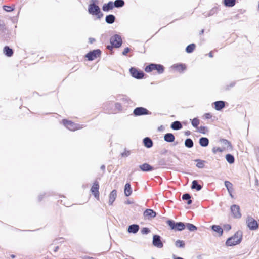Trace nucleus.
Here are the masks:
<instances>
[{
    "instance_id": "obj_23",
    "label": "nucleus",
    "mask_w": 259,
    "mask_h": 259,
    "mask_svg": "<svg viewBox=\"0 0 259 259\" xmlns=\"http://www.w3.org/2000/svg\"><path fill=\"white\" fill-rule=\"evenodd\" d=\"M211 229L214 232L218 233L219 236H222L223 233V229L219 225H213L211 226Z\"/></svg>"
},
{
    "instance_id": "obj_12",
    "label": "nucleus",
    "mask_w": 259,
    "mask_h": 259,
    "mask_svg": "<svg viewBox=\"0 0 259 259\" xmlns=\"http://www.w3.org/2000/svg\"><path fill=\"white\" fill-rule=\"evenodd\" d=\"M99 185L97 181H96L93 183V185L91 189L92 193L94 195L95 197L97 199H99Z\"/></svg>"
},
{
    "instance_id": "obj_62",
    "label": "nucleus",
    "mask_w": 259,
    "mask_h": 259,
    "mask_svg": "<svg viewBox=\"0 0 259 259\" xmlns=\"http://www.w3.org/2000/svg\"><path fill=\"white\" fill-rule=\"evenodd\" d=\"M131 202L130 201H127V204H131Z\"/></svg>"
},
{
    "instance_id": "obj_45",
    "label": "nucleus",
    "mask_w": 259,
    "mask_h": 259,
    "mask_svg": "<svg viewBox=\"0 0 259 259\" xmlns=\"http://www.w3.org/2000/svg\"><path fill=\"white\" fill-rule=\"evenodd\" d=\"M150 232V230L149 228L145 227L142 228L141 230V233L142 234H147Z\"/></svg>"
},
{
    "instance_id": "obj_43",
    "label": "nucleus",
    "mask_w": 259,
    "mask_h": 259,
    "mask_svg": "<svg viewBox=\"0 0 259 259\" xmlns=\"http://www.w3.org/2000/svg\"><path fill=\"white\" fill-rule=\"evenodd\" d=\"M199 120L198 118H195L192 120V125L194 127H197L198 126V125H199Z\"/></svg>"
},
{
    "instance_id": "obj_50",
    "label": "nucleus",
    "mask_w": 259,
    "mask_h": 259,
    "mask_svg": "<svg viewBox=\"0 0 259 259\" xmlns=\"http://www.w3.org/2000/svg\"><path fill=\"white\" fill-rule=\"evenodd\" d=\"M231 227L229 224H226L224 226V229L226 231H229L231 229Z\"/></svg>"
},
{
    "instance_id": "obj_40",
    "label": "nucleus",
    "mask_w": 259,
    "mask_h": 259,
    "mask_svg": "<svg viewBox=\"0 0 259 259\" xmlns=\"http://www.w3.org/2000/svg\"><path fill=\"white\" fill-rule=\"evenodd\" d=\"M6 31H8V30L6 29L5 25L0 23V35L2 37H4V34L6 33Z\"/></svg>"
},
{
    "instance_id": "obj_53",
    "label": "nucleus",
    "mask_w": 259,
    "mask_h": 259,
    "mask_svg": "<svg viewBox=\"0 0 259 259\" xmlns=\"http://www.w3.org/2000/svg\"><path fill=\"white\" fill-rule=\"evenodd\" d=\"M115 107L118 109H120L121 107V105L119 103H116L115 104Z\"/></svg>"
},
{
    "instance_id": "obj_51",
    "label": "nucleus",
    "mask_w": 259,
    "mask_h": 259,
    "mask_svg": "<svg viewBox=\"0 0 259 259\" xmlns=\"http://www.w3.org/2000/svg\"><path fill=\"white\" fill-rule=\"evenodd\" d=\"M215 11H216V9H215V8L212 9L210 11V12H209V14L208 15V16H211V15H213L215 13Z\"/></svg>"
},
{
    "instance_id": "obj_17",
    "label": "nucleus",
    "mask_w": 259,
    "mask_h": 259,
    "mask_svg": "<svg viewBox=\"0 0 259 259\" xmlns=\"http://www.w3.org/2000/svg\"><path fill=\"white\" fill-rule=\"evenodd\" d=\"M117 196V191L115 190H113L111 191L109 195V205H112L114 201H115Z\"/></svg>"
},
{
    "instance_id": "obj_55",
    "label": "nucleus",
    "mask_w": 259,
    "mask_h": 259,
    "mask_svg": "<svg viewBox=\"0 0 259 259\" xmlns=\"http://www.w3.org/2000/svg\"><path fill=\"white\" fill-rule=\"evenodd\" d=\"M95 39H94V38H90L89 39V41H90V42L91 44L93 43L94 41H95Z\"/></svg>"
},
{
    "instance_id": "obj_48",
    "label": "nucleus",
    "mask_w": 259,
    "mask_h": 259,
    "mask_svg": "<svg viewBox=\"0 0 259 259\" xmlns=\"http://www.w3.org/2000/svg\"><path fill=\"white\" fill-rule=\"evenodd\" d=\"M206 129V127L205 126H201L199 128V132L201 133L204 134Z\"/></svg>"
},
{
    "instance_id": "obj_14",
    "label": "nucleus",
    "mask_w": 259,
    "mask_h": 259,
    "mask_svg": "<svg viewBox=\"0 0 259 259\" xmlns=\"http://www.w3.org/2000/svg\"><path fill=\"white\" fill-rule=\"evenodd\" d=\"M144 216L149 219L151 218H153L156 215V213L151 209H147L144 212Z\"/></svg>"
},
{
    "instance_id": "obj_11",
    "label": "nucleus",
    "mask_w": 259,
    "mask_h": 259,
    "mask_svg": "<svg viewBox=\"0 0 259 259\" xmlns=\"http://www.w3.org/2000/svg\"><path fill=\"white\" fill-rule=\"evenodd\" d=\"M135 116H141L143 115L150 114L151 113L146 108L142 107L136 108L133 111Z\"/></svg>"
},
{
    "instance_id": "obj_56",
    "label": "nucleus",
    "mask_w": 259,
    "mask_h": 259,
    "mask_svg": "<svg viewBox=\"0 0 259 259\" xmlns=\"http://www.w3.org/2000/svg\"><path fill=\"white\" fill-rule=\"evenodd\" d=\"M42 199V195H40L38 196V200L39 201H41Z\"/></svg>"
},
{
    "instance_id": "obj_41",
    "label": "nucleus",
    "mask_w": 259,
    "mask_h": 259,
    "mask_svg": "<svg viewBox=\"0 0 259 259\" xmlns=\"http://www.w3.org/2000/svg\"><path fill=\"white\" fill-rule=\"evenodd\" d=\"M186 226L187 229L190 231H194L197 230V227L192 224L186 223Z\"/></svg>"
},
{
    "instance_id": "obj_16",
    "label": "nucleus",
    "mask_w": 259,
    "mask_h": 259,
    "mask_svg": "<svg viewBox=\"0 0 259 259\" xmlns=\"http://www.w3.org/2000/svg\"><path fill=\"white\" fill-rule=\"evenodd\" d=\"M114 8L113 2L109 1L108 3L104 4L103 5L102 10L104 12H109V11L112 10Z\"/></svg>"
},
{
    "instance_id": "obj_15",
    "label": "nucleus",
    "mask_w": 259,
    "mask_h": 259,
    "mask_svg": "<svg viewBox=\"0 0 259 259\" xmlns=\"http://www.w3.org/2000/svg\"><path fill=\"white\" fill-rule=\"evenodd\" d=\"M140 169L145 172L151 171L155 169V168L147 163H145L142 165H139Z\"/></svg>"
},
{
    "instance_id": "obj_52",
    "label": "nucleus",
    "mask_w": 259,
    "mask_h": 259,
    "mask_svg": "<svg viewBox=\"0 0 259 259\" xmlns=\"http://www.w3.org/2000/svg\"><path fill=\"white\" fill-rule=\"evenodd\" d=\"M205 117L206 119H210L211 118L212 116L210 113H206L205 114Z\"/></svg>"
},
{
    "instance_id": "obj_33",
    "label": "nucleus",
    "mask_w": 259,
    "mask_h": 259,
    "mask_svg": "<svg viewBox=\"0 0 259 259\" xmlns=\"http://www.w3.org/2000/svg\"><path fill=\"white\" fill-rule=\"evenodd\" d=\"M182 198L183 200H187V203L188 205L191 204L192 203V200L191 199V196L188 193H185V194H183V196H182Z\"/></svg>"
},
{
    "instance_id": "obj_30",
    "label": "nucleus",
    "mask_w": 259,
    "mask_h": 259,
    "mask_svg": "<svg viewBox=\"0 0 259 259\" xmlns=\"http://www.w3.org/2000/svg\"><path fill=\"white\" fill-rule=\"evenodd\" d=\"M191 188L196 189L197 191H200L202 189V186L198 184L197 181L194 180L192 183Z\"/></svg>"
},
{
    "instance_id": "obj_47",
    "label": "nucleus",
    "mask_w": 259,
    "mask_h": 259,
    "mask_svg": "<svg viewBox=\"0 0 259 259\" xmlns=\"http://www.w3.org/2000/svg\"><path fill=\"white\" fill-rule=\"evenodd\" d=\"M235 84V82H231L229 85L226 86V90H229L230 88L233 87Z\"/></svg>"
},
{
    "instance_id": "obj_35",
    "label": "nucleus",
    "mask_w": 259,
    "mask_h": 259,
    "mask_svg": "<svg viewBox=\"0 0 259 259\" xmlns=\"http://www.w3.org/2000/svg\"><path fill=\"white\" fill-rule=\"evenodd\" d=\"M225 185L227 189L228 190V192L229 193H232L233 190V185L232 183L229 181H226L225 182Z\"/></svg>"
},
{
    "instance_id": "obj_64",
    "label": "nucleus",
    "mask_w": 259,
    "mask_h": 259,
    "mask_svg": "<svg viewBox=\"0 0 259 259\" xmlns=\"http://www.w3.org/2000/svg\"><path fill=\"white\" fill-rule=\"evenodd\" d=\"M229 194H230V195L231 197H233V195H232L231 193H229Z\"/></svg>"
},
{
    "instance_id": "obj_44",
    "label": "nucleus",
    "mask_w": 259,
    "mask_h": 259,
    "mask_svg": "<svg viewBox=\"0 0 259 259\" xmlns=\"http://www.w3.org/2000/svg\"><path fill=\"white\" fill-rule=\"evenodd\" d=\"M223 150H224L223 149H222V148H221L220 147H213L212 148V152L214 154H215L217 152H223Z\"/></svg>"
},
{
    "instance_id": "obj_63",
    "label": "nucleus",
    "mask_w": 259,
    "mask_h": 259,
    "mask_svg": "<svg viewBox=\"0 0 259 259\" xmlns=\"http://www.w3.org/2000/svg\"><path fill=\"white\" fill-rule=\"evenodd\" d=\"M19 13H20V11L18 12V14H17V17L19 16Z\"/></svg>"
},
{
    "instance_id": "obj_28",
    "label": "nucleus",
    "mask_w": 259,
    "mask_h": 259,
    "mask_svg": "<svg viewBox=\"0 0 259 259\" xmlns=\"http://www.w3.org/2000/svg\"><path fill=\"white\" fill-rule=\"evenodd\" d=\"M199 144L202 147H206L209 144V140L206 137H202L199 139Z\"/></svg>"
},
{
    "instance_id": "obj_61",
    "label": "nucleus",
    "mask_w": 259,
    "mask_h": 259,
    "mask_svg": "<svg viewBox=\"0 0 259 259\" xmlns=\"http://www.w3.org/2000/svg\"><path fill=\"white\" fill-rule=\"evenodd\" d=\"M204 32V30H202L200 32V34H202Z\"/></svg>"
},
{
    "instance_id": "obj_58",
    "label": "nucleus",
    "mask_w": 259,
    "mask_h": 259,
    "mask_svg": "<svg viewBox=\"0 0 259 259\" xmlns=\"http://www.w3.org/2000/svg\"><path fill=\"white\" fill-rule=\"evenodd\" d=\"M58 249H59V247H58V246H56V247L55 248V249H54V252H57V251L58 250Z\"/></svg>"
},
{
    "instance_id": "obj_4",
    "label": "nucleus",
    "mask_w": 259,
    "mask_h": 259,
    "mask_svg": "<svg viewBox=\"0 0 259 259\" xmlns=\"http://www.w3.org/2000/svg\"><path fill=\"white\" fill-rule=\"evenodd\" d=\"M167 223L171 229L175 231H182L186 227L185 224L183 222H175L171 220H168Z\"/></svg>"
},
{
    "instance_id": "obj_38",
    "label": "nucleus",
    "mask_w": 259,
    "mask_h": 259,
    "mask_svg": "<svg viewBox=\"0 0 259 259\" xmlns=\"http://www.w3.org/2000/svg\"><path fill=\"white\" fill-rule=\"evenodd\" d=\"M195 47L196 46L194 44H191L186 47V51L188 53H191L194 50Z\"/></svg>"
},
{
    "instance_id": "obj_3",
    "label": "nucleus",
    "mask_w": 259,
    "mask_h": 259,
    "mask_svg": "<svg viewBox=\"0 0 259 259\" xmlns=\"http://www.w3.org/2000/svg\"><path fill=\"white\" fill-rule=\"evenodd\" d=\"M164 69L163 65L152 63L145 67V71L146 72H150L153 70H156L159 74H161L164 72Z\"/></svg>"
},
{
    "instance_id": "obj_42",
    "label": "nucleus",
    "mask_w": 259,
    "mask_h": 259,
    "mask_svg": "<svg viewBox=\"0 0 259 259\" xmlns=\"http://www.w3.org/2000/svg\"><path fill=\"white\" fill-rule=\"evenodd\" d=\"M3 8L5 11L7 12H10L14 10L15 6H9L7 5H4L3 6Z\"/></svg>"
},
{
    "instance_id": "obj_5",
    "label": "nucleus",
    "mask_w": 259,
    "mask_h": 259,
    "mask_svg": "<svg viewBox=\"0 0 259 259\" xmlns=\"http://www.w3.org/2000/svg\"><path fill=\"white\" fill-rule=\"evenodd\" d=\"M62 123L66 127L68 130L72 131L82 128V125L78 124H75L71 121H69L66 119L62 120Z\"/></svg>"
},
{
    "instance_id": "obj_60",
    "label": "nucleus",
    "mask_w": 259,
    "mask_h": 259,
    "mask_svg": "<svg viewBox=\"0 0 259 259\" xmlns=\"http://www.w3.org/2000/svg\"><path fill=\"white\" fill-rule=\"evenodd\" d=\"M11 257L12 258H15V256L14 255L12 254V255H11Z\"/></svg>"
},
{
    "instance_id": "obj_57",
    "label": "nucleus",
    "mask_w": 259,
    "mask_h": 259,
    "mask_svg": "<svg viewBox=\"0 0 259 259\" xmlns=\"http://www.w3.org/2000/svg\"><path fill=\"white\" fill-rule=\"evenodd\" d=\"M208 56L210 57H213V55H212V52H210L208 54Z\"/></svg>"
},
{
    "instance_id": "obj_25",
    "label": "nucleus",
    "mask_w": 259,
    "mask_h": 259,
    "mask_svg": "<svg viewBox=\"0 0 259 259\" xmlns=\"http://www.w3.org/2000/svg\"><path fill=\"white\" fill-rule=\"evenodd\" d=\"M132 192L131 184L127 183L124 187V194L126 196H129L131 195Z\"/></svg>"
},
{
    "instance_id": "obj_22",
    "label": "nucleus",
    "mask_w": 259,
    "mask_h": 259,
    "mask_svg": "<svg viewBox=\"0 0 259 259\" xmlns=\"http://www.w3.org/2000/svg\"><path fill=\"white\" fill-rule=\"evenodd\" d=\"M115 21V17L112 14H109L106 16L105 21L108 24H113Z\"/></svg>"
},
{
    "instance_id": "obj_39",
    "label": "nucleus",
    "mask_w": 259,
    "mask_h": 259,
    "mask_svg": "<svg viewBox=\"0 0 259 259\" xmlns=\"http://www.w3.org/2000/svg\"><path fill=\"white\" fill-rule=\"evenodd\" d=\"M195 161L197 162L196 166L197 167L199 168H202L204 167V163L205 162V161L200 159H196Z\"/></svg>"
},
{
    "instance_id": "obj_9",
    "label": "nucleus",
    "mask_w": 259,
    "mask_h": 259,
    "mask_svg": "<svg viewBox=\"0 0 259 259\" xmlns=\"http://www.w3.org/2000/svg\"><path fill=\"white\" fill-rule=\"evenodd\" d=\"M101 51L99 49L94 50L87 53L85 57L88 60L92 61L99 57L101 55Z\"/></svg>"
},
{
    "instance_id": "obj_19",
    "label": "nucleus",
    "mask_w": 259,
    "mask_h": 259,
    "mask_svg": "<svg viewBox=\"0 0 259 259\" xmlns=\"http://www.w3.org/2000/svg\"><path fill=\"white\" fill-rule=\"evenodd\" d=\"M143 143L147 148L152 147L153 144L152 140L149 137H146L143 139Z\"/></svg>"
},
{
    "instance_id": "obj_13",
    "label": "nucleus",
    "mask_w": 259,
    "mask_h": 259,
    "mask_svg": "<svg viewBox=\"0 0 259 259\" xmlns=\"http://www.w3.org/2000/svg\"><path fill=\"white\" fill-rule=\"evenodd\" d=\"M152 244L153 246L161 248L163 246V244L161 240V237L158 235H154L153 236Z\"/></svg>"
},
{
    "instance_id": "obj_27",
    "label": "nucleus",
    "mask_w": 259,
    "mask_h": 259,
    "mask_svg": "<svg viewBox=\"0 0 259 259\" xmlns=\"http://www.w3.org/2000/svg\"><path fill=\"white\" fill-rule=\"evenodd\" d=\"M220 142L223 145L225 146V148H227V149H229L230 150L232 149L233 147L231 145V143L227 140L222 139L220 140Z\"/></svg>"
},
{
    "instance_id": "obj_34",
    "label": "nucleus",
    "mask_w": 259,
    "mask_h": 259,
    "mask_svg": "<svg viewBox=\"0 0 259 259\" xmlns=\"http://www.w3.org/2000/svg\"><path fill=\"white\" fill-rule=\"evenodd\" d=\"M185 145L189 148L193 147L194 143L192 140L190 138L187 139L185 141Z\"/></svg>"
},
{
    "instance_id": "obj_7",
    "label": "nucleus",
    "mask_w": 259,
    "mask_h": 259,
    "mask_svg": "<svg viewBox=\"0 0 259 259\" xmlns=\"http://www.w3.org/2000/svg\"><path fill=\"white\" fill-rule=\"evenodd\" d=\"M110 43L115 48H119L122 45V38L118 34H115L110 38Z\"/></svg>"
},
{
    "instance_id": "obj_59",
    "label": "nucleus",
    "mask_w": 259,
    "mask_h": 259,
    "mask_svg": "<svg viewBox=\"0 0 259 259\" xmlns=\"http://www.w3.org/2000/svg\"><path fill=\"white\" fill-rule=\"evenodd\" d=\"M101 169H102V170H105V165H102V166H101Z\"/></svg>"
},
{
    "instance_id": "obj_18",
    "label": "nucleus",
    "mask_w": 259,
    "mask_h": 259,
    "mask_svg": "<svg viewBox=\"0 0 259 259\" xmlns=\"http://www.w3.org/2000/svg\"><path fill=\"white\" fill-rule=\"evenodd\" d=\"M175 139V137L172 133H166L164 135V140L167 142H172Z\"/></svg>"
},
{
    "instance_id": "obj_10",
    "label": "nucleus",
    "mask_w": 259,
    "mask_h": 259,
    "mask_svg": "<svg viewBox=\"0 0 259 259\" xmlns=\"http://www.w3.org/2000/svg\"><path fill=\"white\" fill-rule=\"evenodd\" d=\"M231 213L234 218L239 219L241 217L240 207L238 205L234 204L231 206Z\"/></svg>"
},
{
    "instance_id": "obj_1",
    "label": "nucleus",
    "mask_w": 259,
    "mask_h": 259,
    "mask_svg": "<svg viewBox=\"0 0 259 259\" xmlns=\"http://www.w3.org/2000/svg\"><path fill=\"white\" fill-rule=\"evenodd\" d=\"M91 3L88 6V13L92 15L96 16L97 18L100 19L103 14L101 12L100 7L97 5L98 0H91Z\"/></svg>"
},
{
    "instance_id": "obj_36",
    "label": "nucleus",
    "mask_w": 259,
    "mask_h": 259,
    "mask_svg": "<svg viewBox=\"0 0 259 259\" xmlns=\"http://www.w3.org/2000/svg\"><path fill=\"white\" fill-rule=\"evenodd\" d=\"M175 245L178 248H184L185 243L184 241L181 240H177L175 242Z\"/></svg>"
},
{
    "instance_id": "obj_49",
    "label": "nucleus",
    "mask_w": 259,
    "mask_h": 259,
    "mask_svg": "<svg viewBox=\"0 0 259 259\" xmlns=\"http://www.w3.org/2000/svg\"><path fill=\"white\" fill-rule=\"evenodd\" d=\"M130 49L129 48L126 47L125 48L123 51L122 52V55H126V54L130 52Z\"/></svg>"
},
{
    "instance_id": "obj_20",
    "label": "nucleus",
    "mask_w": 259,
    "mask_h": 259,
    "mask_svg": "<svg viewBox=\"0 0 259 259\" xmlns=\"http://www.w3.org/2000/svg\"><path fill=\"white\" fill-rule=\"evenodd\" d=\"M214 104L215 106V109L218 111L221 110L225 106V103L223 101H216L214 103Z\"/></svg>"
},
{
    "instance_id": "obj_6",
    "label": "nucleus",
    "mask_w": 259,
    "mask_h": 259,
    "mask_svg": "<svg viewBox=\"0 0 259 259\" xmlns=\"http://www.w3.org/2000/svg\"><path fill=\"white\" fill-rule=\"evenodd\" d=\"M248 227L251 230H256L258 228L257 221L251 217H248L246 220Z\"/></svg>"
},
{
    "instance_id": "obj_2",
    "label": "nucleus",
    "mask_w": 259,
    "mask_h": 259,
    "mask_svg": "<svg viewBox=\"0 0 259 259\" xmlns=\"http://www.w3.org/2000/svg\"><path fill=\"white\" fill-rule=\"evenodd\" d=\"M242 233L238 231L232 237L229 238L226 242V245L227 246H232L240 243L242 240Z\"/></svg>"
},
{
    "instance_id": "obj_24",
    "label": "nucleus",
    "mask_w": 259,
    "mask_h": 259,
    "mask_svg": "<svg viewBox=\"0 0 259 259\" xmlns=\"http://www.w3.org/2000/svg\"><path fill=\"white\" fill-rule=\"evenodd\" d=\"M170 127L174 130H179L182 128V125L180 121H176L171 123Z\"/></svg>"
},
{
    "instance_id": "obj_29",
    "label": "nucleus",
    "mask_w": 259,
    "mask_h": 259,
    "mask_svg": "<svg viewBox=\"0 0 259 259\" xmlns=\"http://www.w3.org/2000/svg\"><path fill=\"white\" fill-rule=\"evenodd\" d=\"M4 53L8 57H11L13 54V51L8 46H5L4 48Z\"/></svg>"
},
{
    "instance_id": "obj_8",
    "label": "nucleus",
    "mask_w": 259,
    "mask_h": 259,
    "mask_svg": "<svg viewBox=\"0 0 259 259\" xmlns=\"http://www.w3.org/2000/svg\"><path fill=\"white\" fill-rule=\"evenodd\" d=\"M132 76L138 79H142L144 75V73L141 70H138L137 69L132 67L130 70Z\"/></svg>"
},
{
    "instance_id": "obj_32",
    "label": "nucleus",
    "mask_w": 259,
    "mask_h": 259,
    "mask_svg": "<svg viewBox=\"0 0 259 259\" xmlns=\"http://www.w3.org/2000/svg\"><path fill=\"white\" fill-rule=\"evenodd\" d=\"M236 4V0H224V4L226 7H232Z\"/></svg>"
},
{
    "instance_id": "obj_37",
    "label": "nucleus",
    "mask_w": 259,
    "mask_h": 259,
    "mask_svg": "<svg viewBox=\"0 0 259 259\" xmlns=\"http://www.w3.org/2000/svg\"><path fill=\"white\" fill-rule=\"evenodd\" d=\"M226 159L227 162L230 164H232L234 162V157L232 155L230 154H227L226 155Z\"/></svg>"
},
{
    "instance_id": "obj_46",
    "label": "nucleus",
    "mask_w": 259,
    "mask_h": 259,
    "mask_svg": "<svg viewBox=\"0 0 259 259\" xmlns=\"http://www.w3.org/2000/svg\"><path fill=\"white\" fill-rule=\"evenodd\" d=\"M130 154H131L130 151L125 150V151L123 153H121V156L122 157H128L130 155Z\"/></svg>"
},
{
    "instance_id": "obj_21",
    "label": "nucleus",
    "mask_w": 259,
    "mask_h": 259,
    "mask_svg": "<svg viewBox=\"0 0 259 259\" xmlns=\"http://www.w3.org/2000/svg\"><path fill=\"white\" fill-rule=\"evenodd\" d=\"M139 229V226L137 224H133L130 225L128 228V232L129 233H136Z\"/></svg>"
},
{
    "instance_id": "obj_31",
    "label": "nucleus",
    "mask_w": 259,
    "mask_h": 259,
    "mask_svg": "<svg viewBox=\"0 0 259 259\" xmlns=\"http://www.w3.org/2000/svg\"><path fill=\"white\" fill-rule=\"evenodd\" d=\"M174 68L176 69L177 70L182 72L184 70L186 69V66L184 64H175L172 66Z\"/></svg>"
},
{
    "instance_id": "obj_54",
    "label": "nucleus",
    "mask_w": 259,
    "mask_h": 259,
    "mask_svg": "<svg viewBox=\"0 0 259 259\" xmlns=\"http://www.w3.org/2000/svg\"><path fill=\"white\" fill-rule=\"evenodd\" d=\"M82 258H83V259H94L92 257H90V256H88L87 255L84 256Z\"/></svg>"
},
{
    "instance_id": "obj_26",
    "label": "nucleus",
    "mask_w": 259,
    "mask_h": 259,
    "mask_svg": "<svg viewBox=\"0 0 259 259\" xmlns=\"http://www.w3.org/2000/svg\"><path fill=\"white\" fill-rule=\"evenodd\" d=\"M125 5V2L123 0H115L113 2L114 7L116 8H120L123 7Z\"/></svg>"
}]
</instances>
